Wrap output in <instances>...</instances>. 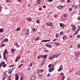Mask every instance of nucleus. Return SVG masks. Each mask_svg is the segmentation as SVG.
<instances>
[{
	"label": "nucleus",
	"instance_id": "f3484780",
	"mask_svg": "<svg viewBox=\"0 0 80 80\" xmlns=\"http://www.w3.org/2000/svg\"><path fill=\"white\" fill-rule=\"evenodd\" d=\"M63 40H66L67 39V36H64L62 37Z\"/></svg>",
	"mask_w": 80,
	"mask_h": 80
},
{
	"label": "nucleus",
	"instance_id": "4468645a",
	"mask_svg": "<svg viewBox=\"0 0 80 80\" xmlns=\"http://www.w3.org/2000/svg\"><path fill=\"white\" fill-rule=\"evenodd\" d=\"M27 20L29 22H30L31 21H32V19H31V18H27Z\"/></svg>",
	"mask_w": 80,
	"mask_h": 80
},
{
	"label": "nucleus",
	"instance_id": "2eb2a0df",
	"mask_svg": "<svg viewBox=\"0 0 80 80\" xmlns=\"http://www.w3.org/2000/svg\"><path fill=\"white\" fill-rule=\"evenodd\" d=\"M4 40V42H8V39L7 38L5 39Z\"/></svg>",
	"mask_w": 80,
	"mask_h": 80
},
{
	"label": "nucleus",
	"instance_id": "bb28decb",
	"mask_svg": "<svg viewBox=\"0 0 80 80\" xmlns=\"http://www.w3.org/2000/svg\"><path fill=\"white\" fill-rule=\"evenodd\" d=\"M53 57L52 56V57H50L49 58V60H52V59H53Z\"/></svg>",
	"mask_w": 80,
	"mask_h": 80
},
{
	"label": "nucleus",
	"instance_id": "5fc2aeb1",
	"mask_svg": "<svg viewBox=\"0 0 80 80\" xmlns=\"http://www.w3.org/2000/svg\"><path fill=\"white\" fill-rule=\"evenodd\" d=\"M39 37H38L37 38H36L38 40L39 39H40V38H39Z\"/></svg>",
	"mask_w": 80,
	"mask_h": 80
},
{
	"label": "nucleus",
	"instance_id": "e2e57ef3",
	"mask_svg": "<svg viewBox=\"0 0 80 80\" xmlns=\"http://www.w3.org/2000/svg\"><path fill=\"white\" fill-rule=\"evenodd\" d=\"M60 74L61 75H63V72L61 73Z\"/></svg>",
	"mask_w": 80,
	"mask_h": 80
},
{
	"label": "nucleus",
	"instance_id": "0eeeda50",
	"mask_svg": "<svg viewBox=\"0 0 80 80\" xmlns=\"http://www.w3.org/2000/svg\"><path fill=\"white\" fill-rule=\"evenodd\" d=\"M72 8H75V9L76 8H77V5H74L73 4H72Z\"/></svg>",
	"mask_w": 80,
	"mask_h": 80
},
{
	"label": "nucleus",
	"instance_id": "20e7f679",
	"mask_svg": "<svg viewBox=\"0 0 80 80\" xmlns=\"http://www.w3.org/2000/svg\"><path fill=\"white\" fill-rule=\"evenodd\" d=\"M53 70H54L53 67L50 68L48 69L49 72H53Z\"/></svg>",
	"mask_w": 80,
	"mask_h": 80
},
{
	"label": "nucleus",
	"instance_id": "2f4dec72",
	"mask_svg": "<svg viewBox=\"0 0 80 80\" xmlns=\"http://www.w3.org/2000/svg\"><path fill=\"white\" fill-rule=\"evenodd\" d=\"M40 2V0H37V3L39 4Z\"/></svg>",
	"mask_w": 80,
	"mask_h": 80
},
{
	"label": "nucleus",
	"instance_id": "9b49d317",
	"mask_svg": "<svg viewBox=\"0 0 80 80\" xmlns=\"http://www.w3.org/2000/svg\"><path fill=\"white\" fill-rule=\"evenodd\" d=\"M76 28H76V27H75V26H73V27H72V31H75V30H76Z\"/></svg>",
	"mask_w": 80,
	"mask_h": 80
},
{
	"label": "nucleus",
	"instance_id": "a211bd4d",
	"mask_svg": "<svg viewBox=\"0 0 80 80\" xmlns=\"http://www.w3.org/2000/svg\"><path fill=\"white\" fill-rule=\"evenodd\" d=\"M15 50H16V49H11L12 52L13 53L14 52H15Z\"/></svg>",
	"mask_w": 80,
	"mask_h": 80
},
{
	"label": "nucleus",
	"instance_id": "72a5a7b5",
	"mask_svg": "<svg viewBox=\"0 0 80 80\" xmlns=\"http://www.w3.org/2000/svg\"><path fill=\"white\" fill-rule=\"evenodd\" d=\"M22 65H23V64H21L18 67V68H19L21 67V66H22Z\"/></svg>",
	"mask_w": 80,
	"mask_h": 80
},
{
	"label": "nucleus",
	"instance_id": "052dcab7",
	"mask_svg": "<svg viewBox=\"0 0 80 80\" xmlns=\"http://www.w3.org/2000/svg\"><path fill=\"white\" fill-rule=\"evenodd\" d=\"M4 42H5V41H4V40H2V42H1V43H4Z\"/></svg>",
	"mask_w": 80,
	"mask_h": 80
},
{
	"label": "nucleus",
	"instance_id": "4c0bfd02",
	"mask_svg": "<svg viewBox=\"0 0 80 80\" xmlns=\"http://www.w3.org/2000/svg\"><path fill=\"white\" fill-rule=\"evenodd\" d=\"M52 64H50L48 65V67L49 68H50V67H52Z\"/></svg>",
	"mask_w": 80,
	"mask_h": 80
},
{
	"label": "nucleus",
	"instance_id": "5701e85b",
	"mask_svg": "<svg viewBox=\"0 0 80 80\" xmlns=\"http://www.w3.org/2000/svg\"><path fill=\"white\" fill-rule=\"evenodd\" d=\"M55 43L57 46H60V44L58 42L57 43V42H55Z\"/></svg>",
	"mask_w": 80,
	"mask_h": 80
},
{
	"label": "nucleus",
	"instance_id": "f257e3e1",
	"mask_svg": "<svg viewBox=\"0 0 80 80\" xmlns=\"http://www.w3.org/2000/svg\"><path fill=\"white\" fill-rule=\"evenodd\" d=\"M2 65L3 67L5 68V67H6L7 65L5 64V62L3 61L0 64V68H1V66H2Z\"/></svg>",
	"mask_w": 80,
	"mask_h": 80
},
{
	"label": "nucleus",
	"instance_id": "79ce46f5",
	"mask_svg": "<svg viewBox=\"0 0 80 80\" xmlns=\"http://www.w3.org/2000/svg\"><path fill=\"white\" fill-rule=\"evenodd\" d=\"M39 10L40 11H41L42 10V8H39Z\"/></svg>",
	"mask_w": 80,
	"mask_h": 80
},
{
	"label": "nucleus",
	"instance_id": "dca6fc26",
	"mask_svg": "<svg viewBox=\"0 0 80 80\" xmlns=\"http://www.w3.org/2000/svg\"><path fill=\"white\" fill-rule=\"evenodd\" d=\"M52 56L53 57V58H57V55H55Z\"/></svg>",
	"mask_w": 80,
	"mask_h": 80
},
{
	"label": "nucleus",
	"instance_id": "a18cd8bd",
	"mask_svg": "<svg viewBox=\"0 0 80 80\" xmlns=\"http://www.w3.org/2000/svg\"><path fill=\"white\" fill-rule=\"evenodd\" d=\"M2 7L0 6V12H2Z\"/></svg>",
	"mask_w": 80,
	"mask_h": 80
},
{
	"label": "nucleus",
	"instance_id": "6e6552de",
	"mask_svg": "<svg viewBox=\"0 0 80 80\" xmlns=\"http://www.w3.org/2000/svg\"><path fill=\"white\" fill-rule=\"evenodd\" d=\"M28 34H29V30L28 29L27 30L26 32L25 33V35H28Z\"/></svg>",
	"mask_w": 80,
	"mask_h": 80
},
{
	"label": "nucleus",
	"instance_id": "680f3d73",
	"mask_svg": "<svg viewBox=\"0 0 80 80\" xmlns=\"http://www.w3.org/2000/svg\"><path fill=\"white\" fill-rule=\"evenodd\" d=\"M20 80H23V78L21 77V78H20Z\"/></svg>",
	"mask_w": 80,
	"mask_h": 80
},
{
	"label": "nucleus",
	"instance_id": "ea45409f",
	"mask_svg": "<svg viewBox=\"0 0 80 80\" xmlns=\"http://www.w3.org/2000/svg\"><path fill=\"white\" fill-rule=\"evenodd\" d=\"M38 76L40 77H42L43 76V74H41V75L40 74H39Z\"/></svg>",
	"mask_w": 80,
	"mask_h": 80
},
{
	"label": "nucleus",
	"instance_id": "b1692460",
	"mask_svg": "<svg viewBox=\"0 0 80 80\" xmlns=\"http://www.w3.org/2000/svg\"><path fill=\"white\" fill-rule=\"evenodd\" d=\"M32 30H33V32H35L37 31V29L35 28H33Z\"/></svg>",
	"mask_w": 80,
	"mask_h": 80
},
{
	"label": "nucleus",
	"instance_id": "58836bf2",
	"mask_svg": "<svg viewBox=\"0 0 80 80\" xmlns=\"http://www.w3.org/2000/svg\"><path fill=\"white\" fill-rule=\"evenodd\" d=\"M50 73H48L47 75V77H50Z\"/></svg>",
	"mask_w": 80,
	"mask_h": 80
},
{
	"label": "nucleus",
	"instance_id": "1a4fd4ad",
	"mask_svg": "<svg viewBox=\"0 0 80 80\" xmlns=\"http://www.w3.org/2000/svg\"><path fill=\"white\" fill-rule=\"evenodd\" d=\"M47 55H43L42 56V58H44L46 59H47Z\"/></svg>",
	"mask_w": 80,
	"mask_h": 80
},
{
	"label": "nucleus",
	"instance_id": "473e14b6",
	"mask_svg": "<svg viewBox=\"0 0 80 80\" xmlns=\"http://www.w3.org/2000/svg\"><path fill=\"white\" fill-rule=\"evenodd\" d=\"M8 73L10 75V74H12V72H11L10 71H8Z\"/></svg>",
	"mask_w": 80,
	"mask_h": 80
},
{
	"label": "nucleus",
	"instance_id": "ddd939ff",
	"mask_svg": "<svg viewBox=\"0 0 80 80\" xmlns=\"http://www.w3.org/2000/svg\"><path fill=\"white\" fill-rule=\"evenodd\" d=\"M3 29L1 28H0V32L3 33Z\"/></svg>",
	"mask_w": 80,
	"mask_h": 80
},
{
	"label": "nucleus",
	"instance_id": "a19ab883",
	"mask_svg": "<svg viewBox=\"0 0 80 80\" xmlns=\"http://www.w3.org/2000/svg\"><path fill=\"white\" fill-rule=\"evenodd\" d=\"M5 45L4 44H1V47H5Z\"/></svg>",
	"mask_w": 80,
	"mask_h": 80
},
{
	"label": "nucleus",
	"instance_id": "c85d7f7f",
	"mask_svg": "<svg viewBox=\"0 0 80 80\" xmlns=\"http://www.w3.org/2000/svg\"><path fill=\"white\" fill-rule=\"evenodd\" d=\"M7 50H6L4 51V53H3V54H7Z\"/></svg>",
	"mask_w": 80,
	"mask_h": 80
},
{
	"label": "nucleus",
	"instance_id": "bf43d9fd",
	"mask_svg": "<svg viewBox=\"0 0 80 80\" xmlns=\"http://www.w3.org/2000/svg\"><path fill=\"white\" fill-rule=\"evenodd\" d=\"M48 1L49 2H51L53 1V0H49Z\"/></svg>",
	"mask_w": 80,
	"mask_h": 80
},
{
	"label": "nucleus",
	"instance_id": "49530a36",
	"mask_svg": "<svg viewBox=\"0 0 80 80\" xmlns=\"http://www.w3.org/2000/svg\"><path fill=\"white\" fill-rule=\"evenodd\" d=\"M43 62H46V60L44 59H43V61H42Z\"/></svg>",
	"mask_w": 80,
	"mask_h": 80
},
{
	"label": "nucleus",
	"instance_id": "de8ad7c7",
	"mask_svg": "<svg viewBox=\"0 0 80 80\" xmlns=\"http://www.w3.org/2000/svg\"><path fill=\"white\" fill-rule=\"evenodd\" d=\"M77 47L79 48H80V44L77 45Z\"/></svg>",
	"mask_w": 80,
	"mask_h": 80
},
{
	"label": "nucleus",
	"instance_id": "7c9ffc66",
	"mask_svg": "<svg viewBox=\"0 0 80 80\" xmlns=\"http://www.w3.org/2000/svg\"><path fill=\"white\" fill-rule=\"evenodd\" d=\"M40 72V69H38L37 70V73H39Z\"/></svg>",
	"mask_w": 80,
	"mask_h": 80
},
{
	"label": "nucleus",
	"instance_id": "864d4df0",
	"mask_svg": "<svg viewBox=\"0 0 80 80\" xmlns=\"http://www.w3.org/2000/svg\"><path fill=\"white\" fill-rule=\"evenodd\" d=\"M6 2H10V1H9L8 0H6Z\"/></svg>",
	"mask_w": 80,
	"mask_h": 80
},
{
	"label": "nucleus",
	"instance_id": "e433bc0d",
	"mask_svg": "<svg viewBox=\"0 0 80 80\" xmlns=\"http://www.w3.org/2000/svg\"><path fill=\"white\" fill-rule=\"evenodd\" d=\"M36 23H40V21L38 20H36Z\"/></svg>",
	"mask_w": 80,
	"mask_h": 80
},
{
	"label": "nucleus",
	"instance_id": "412c9836",
	"mask_svg": "<svg viewBox=\"0 0 80 80\" xmlns=\"http://www.w3.org/2000/svg\"><path fill=\"white\" fill-rule=\"evenodd\" d=\"M58 8H59V9H62V8H63V7L61 6H60L58 7Z\"/></svg>",
	"mask_w": 80,
	"mask_h": 80
},
{
	"label": "nucleus",
	"instance_id": "423d86ee",
	"mask_svg": "<svg viewBox=\"0 0 80 80\" xmlns=\"http://www.w3.org/2000/svg\"><path fill=\"white\" fill-rule=\"evenodd\" d=\"M7 77H8V75L7 74L5 73L2 77V78L3 79H5V78H6Z\"/></svg>",
	"mask_w": 80,
	"mask_h": 80
},
{
	"label": "nucleus",
	"instance_id": "338daca9",
	"mask_svg": "<svg viewBox=\"0 0 80 80\" xmlns=\"http://www.w3.org/2000/svg\"><path fill=\"white\" fill-rule=\"evenodd\" d=\"M27 70H28V71H29L30 70V68H27Z\"/></svg>",
	"mask_w": 80,
	"mask_h": 80
},
{
	"label": "nucleus",
	"instance_id": "9d476101",
	"mask_svg": "<svg viewBox=\"0 0 80 80\" xmlns=\"http://www.w3.org/2000/svg\"><path fill=\"white\" fill-rule=\"evenodd\" d=\"M80 55V52H77L75 55V56H76V57H78L79 55Z\"/></svg>",
	"mask_w": 80,
	"mask_h": 80
},
{
	"label": "nucleus",
	"instance_id": "c9c22d12",
	"mask_svg": "<svg viewBox=\"0 0 80 80\" xmlns=\"http://www.w3.org/2000/svg\"><path fill=\"white\" fill-rule=\"evenodd\" d=\"M65 76L64 75H63V77L62 78V80H64L65 79Z\"/></svg>",
	"mask_w": 80,
	"mask_h": 80
},
{
	"label": "nucleus",
	"instance_id": "774afa93",
	"mask_svg": "<svg viewBox=\"0 0 80 80\" xmlns=\"http://www.w3.org/2000/svg\"><path fill=\"white\" fill-rule=\"evenodd\" d=\"M78 20H80V17H78Z\"/></svg>",
	"mask_w": 80,
	"mask_h": 80
},
{
	"label": "nucleus",
	"instance_id": "c03bdc74",
	"mask_svg": "<svg viewBox=\"0 0 80 80\" xmlns=\"http://www.w3.org/2000/svg\"><path fill=\"white\" fill-rule=\"evenodd\" d=\"M17 48H19L20 47V45L18 44L17 46H16Z\"/></svg>",
	"mask_w": 80,
	"mask_h": 80
},
{
	"label": "nucleus",
	"instance_id": "c756f323",
	"mask_svg": "<svg viewBox=\"0 0 80 80\" xmlns=\"http://www.w3.org/2000/svg\"><path fill=\"white\" fill-rule=\"evenodd\" d=\"M78 30H76L75 31V33H74V34H75V35H77V34L78 33Z\"/></svg>",
	"mask_w": 80,
	"mask_h": 80
},
{
	"label": "nucleus",
	"instance_id": "7ed1b4c3",
	"mask_svg": "<svg viewBox=\"0 0 80 80\" xmlns=\"http://www.w3.org/2000/svg\"><path fill=\"white\" fill-rule=\"evenodd\" d=\"M63 65H61L60 66V67L59 68L58 72H60L61 71V70H63Z\"/></svg>",
	"mask_w": 80,
	"mask_h": 80
},
{
	"label": "nucleus",
	"instance_id": "f03ea898",
	"mask_svg": "<svg viewBox=\"0 0 80 80\" xmlns=\"http://www.w3.org/2000/svg\"><path fill=\"white\" fill-rule=\"evenodd\" d=\"M52 24H53L52 22H48L46 23V25L48 27H50V26H52Z\"/></svg>",
	"mask_w": 80,
	"mask_h": 80
},
{
	"label": "nucleus",
	"instance_id": "09e8293b",
	"mask_svg": "<svg viewBox=\"0 0 80 80\" xmlns=\"http://www.w3.org/2000/svg\"><path fill=\"white\" fill-rule=\"evenodd\" d=\"M30 53V50H29L27 52V53Z\"/></svg>",
	"mask_w": 80,
	"mask_h": 80
},
{
	"label": "nucleus",
	"instance_id": "aec40b11",
	"mask_svg": "<svg viewBox=\"0 0 80 80\" xmlns=\"http://www.w3.org/2000/svg\"><path fill=\"white\" fill-rule=\"evenodd\" d=\"M55 36L56 38H58V37H59V34H58V33H56Z\"/></svg>",
	"mask_w": 80,
	"mask_h": 80
},
{
	"label": "nucleus",
	"instance_id": "6ab92c4d",
	"mask_svg": "<svg viewBox=\"0 0 80 80\" xmlns=\"http://www.w3.org/2000/svg\"><path fill=\"white\" fill-rule=\"evenodd\" d=\"M59 25H60V27H62L63 26V24L62 23H59Z\"/></svg>",
	"mask_w": 80,
	"mask_h": 80
},
{
	"label": "nucleus",
	"instance_id": "0e129e2a",
	"mask_svg": "<svg viewBox=\"0 0 80 80\" xmlns=\"http://www.w3.org/2000/svg\"><path fill=\"white\" fill-rule=\"evenodd\" d=\"M70 0H67V3H70Z\"/></svg>",
	"mask_w": 80,
	"mask_h": 80
},
{
	"label": "nucleus",
	"instance_id": "393cba45",
	"mask_svg": "<svg viewBox=\"0 0 80 80\" xmlns=\"http://www.w3.org/2000/svg\"><path fill=\"white\" fill-rule=\"evenodd\" d=\"M42 55H38L37 57L38 59H39V58H40V57H41V58H42Z\"/></svg>",
	"mask_w": 80,
	"mask_h": 80
},
{
	"label": "nucleus",
	"instance_id": "a878e982",
	"mask_svg": "<svg viewBox=\"0 0 80 80\" xmlns=\"http://www.w3.org/2000/svg\"><path fill=\"white\" fill-rule=\"evenodd\" d=\"M15 46H17V45H18V42H15L14 43V44Z\"/></svg>",
	"mask_w": 80,
	"mask_h": 80
},
{
	"label": "nucleus",
	"instance_id": "13d9d810",
	"mask_svg": "<svg viewBox=\"0 0 80 80\" xmlns=\"http://www.w3.org/2000/svg\"><path fill=\"white\" fill-rule=\"evenodd\" d=\"M51 40V39H50L49 40H46V42H49V41H50Z\"/></svg>",
	"mask_w": 80,
	"mask_h": 80
},
{
	"label": "nucleus",
	"instance_id": "f8f14e48",
	"mask_svg": "<svg viewBox=\"0 0 80 80\" xmlns=\"http://www.w3.org/2000/svg\"><path fill=\"white\" fill-rule=\"evenodd\" d=\"M46 47H48V48H52V47H51V45L49 44V45H48V44H46Z\"/></svg>",
	"mask_w": 80,
	"mask_h": 80
},
{
	"label": "nucleus",
	"instance_id": "603ef678",
	"mask_svg": "<svg viewBox=\"0 0 80 80\" xmlns=\"http://www.w3.org/2000/svg\"><path fill=\"white\" fill-rule=\"evenodd\" d=\"M42 65H44V63H45V62H43L42 61Z\"/></svg>",
	"mask_w": 80,
	"mask_h": 80
},
{
	"label": "nucleus",
	"instance_id": "f704fd0d",
	"mask_svg": "<svg viewBox=\"0 0 80 80\" xmlns=\"http://www.w3.org/2000/svg\"><path fill=\"white\" fill-rule=\"evenodd\" d=\"M63 16L64 17H67V15L66 14H65L64 15H63Z\"/></svg>",
	"mask_w": 80,
	"mask_h": 80
},
{
	"label": "nucleus",
	"instance_id": "39448f33",
	"mask_svg": "<svg viewBox=\"0 0 80 80\" xmlns=\"http://www.w3.org/2000/svg\"><path fill=\"white\" fill-rule=\"evenodd\" d=\"M15 75L16 76L15 78V80H18V79L19 78V76H18V74H16Z\"/></svg>",
	"mask_w": 80,
	"mask_h": 80
},
{
	"label": "nucleus",
	"instance_id": "cd10ccee",
	"mask_svg": "<svg viewBox=\"0 0 80 80\" xmlns=\"http://www.w3.org/2000/svg\"><path fill=\"white\" fill-rule=\"evenodd\" d=\"M20 30V28H18L17 29H16L15 31H19Z\"/></svg>",
	"mask_w": 80,
	"mask_h": 80
},
{
	"label": "nucleus",
	"instance_id": "69168bd1",
	"mask_svg": "<svg viewBox=\"0 0 80 80\" xmlns=\"http://www.w3.org/2000/svg\"><path fill=\"white\" fill-rule=\"evenodd\" d=\"M43 8H46V6H43Z\"/></svg>",
	"mask_w": 80,
	"mask_h": 80
},
{
	"label": "nucleus",
	"instance_id": "6e6d98bb",
	"mask_svg": "<svg viewBox=\"0 0 80 80\" xmlns=\"http://www.w3.org/2000/svg\"><path fill=\"white\" fill-rule=\"evenodd\" d=\"M78 30H80V26L78 27Z\"/></svg>",
	"mask_w": 80,
	"mask_h": 80
},
{
	"label": "nucleus",
	"instance_id": "4d7b16f0",
	"mask_svg": "<svg viewBox=\"0 0 80 80\" xmlns=\"http://www.w3.org/2000/svg\"><path fill=\"white\" fill-rule=\"evenodd\" d=\"M57 14L55 15H54V18H56L57 17Z\"/></svg>",
	"mask_w": 80,
	"mask_h": 80
},
{
	"label": "nucleus",
	"instance_id": "3c124183",
	"mask_svg": "<svg viewBox=\"0 0 80 80\" xmlns=\"http://www.w3.org/2000/svg\"><path fill=\"white\" fill-rule=\"evenodd\" d=\"M61 34L63 35V32L62 31L61 32H60L59 35H61Z\"/></svg>",
	"mask_w": 80,
	"mask_h": 80
},
{
	"label": "nucleus",
	"instance_id": "37998d69",
	"mask_svg": "<svg viewBox=\"0 0 80 80\" xmlns=\"http://www.w3.org/2000/svg\"><path fill=\"white\" fill-rule=\"evenodd\" d=\"M42 42H46V40H42Z\"/></svg>",
	"mask_w": 80,
	"mask_h": 80
},
{
	"label": "nucleus",
	"instance_id": "8fccbe9b",
	"mask_svg": "<svg viewBox=\"0 0 80 80\" xmlns=\"http://www.w3.org/2000/svg\"><path fill=\"white\" fill-rule=\"evenodd\" d=\"M80 35H77V38H80Z\"/></svg>",
	"mask_w": 80,
	"mask_h": 80
},
{
	"label": "nucleus",
	"instance_id": "4be33fe9",
	"mask_svg": "<svg viewBox=\"0 0 80 80\" xmlns=\"http://www.w3.org/2000/svg\"><path fill=\"white\" fill-rule=\"evenodd\" d=\"M35 76H32L31 78V80H35Z\"/></svg>",
	"mask_w": 80,
	"mask_h": 80
}]
</instances>
